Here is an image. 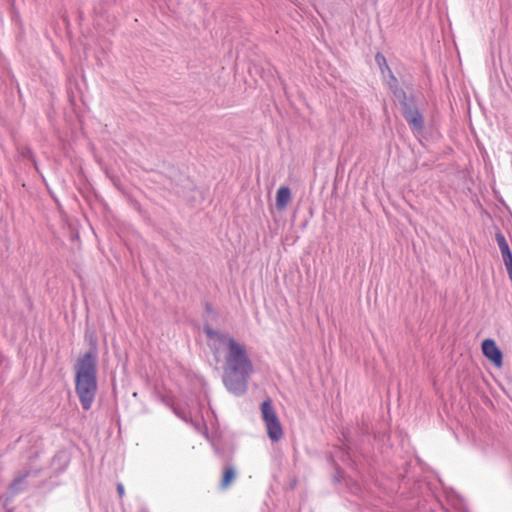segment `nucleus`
I'll use <instances>...</instances> for the list:
<instances>
[{
	"mask_svg": "<svg viewBox=\"0 0 512 512\" xmlns=\"http://www.w3.org/2000/svg\"><path fill=\"white\" fill-rule=\"evenodd\" d=\"M97 339L90 337V349L78 357L74 364L75 392L83 410H90L98 390Z\"/></svg>",
	"mask_w": 512,
	"mask_h": 512,
	"instance_id": "1",
	"label": "nucleus"
},
{
	"mask_svg": "<svg viewBox=\"0 0 512 512\" xmlns=\"http://www.w3.org/2000/svg\"><path fill=\"white\" fill-rule=\"evenodd\" d=\"M209 338L217 339L227 347L225 368L242 369L243 371H253V364L243 345L238 343L233 337L210 328L205 329Z\"/></svg>",
	"mask_w": 512,
	"mask_h": 512,
	"instance_id": "2",
	"label": "nucleus"
},
{
	"mask_svg": "<svg viewBox=\"0 0 512 512\" xmlns=\"http://www.w3.org/2000/svg\"><path fill=\"white\" fill-rule=\"evenodd\" d=\"M401 105L404 119L413 132L420 133L425 127L424 117L420 113L414 94L404 93V97L397 98Z\"/></svg>",
	"mask_w": 512,
	"mask_h": 512,
	"instance_id": "3",
	"label": "nucleus"
},
{
	"mask_svg": "<svg viewBox=\"0 0 512 512\" xmlns=\"http://www.w3.org/2000/svg\"><path fill=\"white\" fill-rule=\"evenodd\" d=\"M253 371L235 370L234 368H224L223 383L226 389L235 396H241L248 389V379Z\"/></svg>",
	"mask_w": 512,
	"mask_h": 512,
	"instance_id": "4",
	"label": "nucleus"
},
{
	"mask_svg": "<svg viewBox=\"0 0 512 512\" xmlns=\"http://www.w3.org/2000/svg\"><path fill=\"white\" fill-rule=\"evenodd\" d=\"M261 414L268 437L274 442L279 441L283 437V429L270 398L262 402Z\"/></svg>",
	"mask_w": 512,
	"mask_h": 512,
	"instance_id": "5",
	"label": "nucleus"
},
{
	"mask_svg": "<svg viewBox=\"0 0 512 512\" xmlns=\"http://www.w3.org/2000/svg\"><path fill=\"white\" fill-rule=\"evenodd\" d=\"M481 349L483 355L489 359L496 367H501L503 364V353L496 345V342L491 339H485L482 341Z\"/></svg>",
	"mask_w": 512,
	"mask_h": 512,
	"instance_id": "6",
	"label": "nucleus"
},
{
	"mask_svg": "<svg viewBox=\"0 0 512 512\" xmlns=\"http://www.w3.org/2000/svg\"><path fill=\"white\" fill-rule=\"evenodd\" d=\"M236 476L237 470L235 465L230 460H227L223 466V474L219 485L220 488L226 490L236 479Z\"/></svg>",
	"mask_w": 512,
	"mask_h": 512,
	"instance_id": "7",
	"label": "nucleus"
},
{
	"mask_svg": "<svg viewBox=\"0 0 512 512\" xmlns=\"http://www.w3.org/2000/svg\"><path fill=\"white\" fill-rule=\"evenodd\" d=\"M291 200V190L287 186H281L276 193V207L278 210H284Z\"/></svg>",
	"mask_w": 512,
	"mask_h": 512,
	"instance_id": "8",
	"label": "nucleus"
},
{
	"mask_svg": "<svg viewBox=\"0 0 512 512\" xmlns=\"http://www.w3.org/2000/svg\"><path fill=\"white\" fill-rule=\"evenodd\" d=\"M30 474L31 471L27 470L14 478V480L9 485V490L12 495H16L25 489L26 479Z\"/></svg>",
	"mask_w": 512,
	"mask_h": 512,
	"instance_id": "9",
	"label": "nucleus"
},
{
	"mask_svg": "<svg viewBox=\"0 0 512 512\" xmlns=\"http://www.w3.org/2000/svg\"><path fill=\"white\" fill-rule=\"evenodd\" d=\"M495 239L497 241V244L499 246L502 259L506 260L512 257V252L510 250L509 244L505 238V236L500 232L497 231L495 234Z\"/></svg>",
	"mask_w": 512,
	"mask_h": 512,
	"instance_id": "10",
	"label": "nucleus"
},
{
	"mask_svg": "<svg viewBox=\"0 0 512 512\" xmlns=\"http://www.w3.org/2000/svg\"><path fill=\"white\" fill-rule=\"evenodd\" d=\"M390 80L388 81V86L390 90L392 91L393 95L396 98L404 97V93H406L401 87L398 85V80L394 76L393 73L389 74Z\"/></svg>",
	"mask_w": 512,
	"mask_h": 512,
	"instance_id": "11",
	"label": "nucleus"
},
{
	"mask_svg": "<svg viewBox=\"0 0 512 512\" xmlns=\"http://www.w3.org/2000/svg\"><path fill=\"white\" fill-rule=\"evenodd\" d=\"M375 62L378 65V67L383 75L385 74L386 71L388 72V74L393 73L387 64L385 56L382 53L378 52L375 55Z\"/></svg>",
	"mask_w": 512,
	"mask_h": 512,
	"instance_id": "12",
	"label": "nucleus"
},
{
	"mask_svg": "<svg viewBox=\"0 0 512 512\" xmlns=\"http://www.w3.org/2000/svg\"><path fill=\"white\" fill-rule=\"evenodd\" d=\"M20 154L23 158L29 159L33 163V166L35 167V169L38 170V165H37L36 159L34 157L32 150L29 147H23L21 149Z\"/></svg>",
	"mask_w": 512,
	"mask_h": 512,
	"instance_id": "13",
	"label": "nucleus"
},
{
	"mask_svg": "<svg viewBox=\"0 0 512 512\" xmlns=\"http://www.w3.org/2000/svg\"><path fill=\"white\" fill-rule=\"evenodd\" d=\"M503 262H504L507 272L510 271L512 269V257L509 259L503 260Z\"/></svg>",
	"mask_w": 512,
	"mask_h": 512,
	"instance_id": "14",
	"label": "nucleus"
},
{
	"mask_svg": "<svg viewBox=\"0 0 512 512\" xmlns=\"http://www.w3.org/2000/svg\"><path fill=\"white\" fill-rule=\"evenodd\" d=\"M117 492H118L120 498H122L124 496V486L122 483L117 484Z\"/></svg>",
	"mask_w": 512,
	"mask_h": 512,
	"instance_id": "15",
	"label": "nucleus"
},
{
	"mask_svg": "<svg viewBox=\"0 0 512 512\" xmlns=\"http://www.w3.org/2000/svg\"><path fill=\"white\" fill-rule=\"evenodd\" d=\"M507 273H508L510 280L512 281V269L510 271H508Z\"/></svg>",
	"mask_w": 512,
	"mask_h": 512,
	"instance_id": "16",
	"label": "nucleus"
}]
</instances>
